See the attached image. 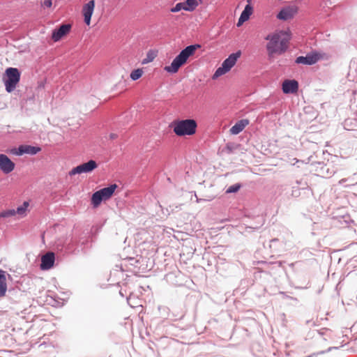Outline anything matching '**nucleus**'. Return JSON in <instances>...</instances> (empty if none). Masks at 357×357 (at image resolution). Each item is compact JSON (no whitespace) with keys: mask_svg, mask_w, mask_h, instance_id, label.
Masks as SVG:
<instances>
[{"mask_svg":"<svg viewBox=\"0 0 357 357\" xmlns=\"http://www.w3.org/2000/svg\"><path fill=\"white\" fill-rule=\"evenodd\" d=\"M265 48L268 58L284 53L289 47L290 35L287 31L276 30L265 36Z\"/></svg>","mask_w":357,"mask_h":357,"instance_id":"f257e3e1","label":"nucleus"},{"mask_svg":"<svg viewBox=\"0 0 357 357\" xmlns=\"http://www.w3.org/2000/svg\"><path fill=\"white\" fill-rule=\"evenodd\" d=\"M200 48L201 45L199 44L186 47L174 58L172 64L165 67V70L168 73H176L179 68L187 63L188 59L195 54L196 50Z\"/></svg>","mask_w":357,"mask_h":357,"instance_id":"f03ea898","label":"nucleus"},{"mask_svg":"<svg viewBox=\"0 0 357 357\" xmlns=\"http://www.w3.org/2000/svg\"><path fill=\"white\" fill-rule=\"evenodd\" d=\"M197 122L194 119L174 121L173 130L177 136L192 135L196 132Z\"/></svg>","mask_w":357,"mask_h":357,"instance_id":"7ed1b4c3","label":"nucleus"},{"mask_svg":"<svg viewBox=\"0 0 357 357\" xmlns=\"http://www.w3.org/2000/svg\"><path fill=\"white\" fill-rule=\"evenodd\" d=\"M117 188V184L114 183L107 188L98 190L93 193L91 196V204L93 207L96 208L100 206L101 202L110 199L113 196L114 191L116 190Z\"/></svg>","mask_w":357,"mask_h":357,"instance_id":"20e7f679","label":"nucleus"},{"mask_svg":"<svg viewBox=\"0 0 357 357\" xmlns=\"http://www.w3.org/2000/svg\"><path fill=\"white\" fill-rule=\"evenodd\" d=\"M5 75L7 76V79L3 81L5 89L10 93L15 91L16 86L20 81L21 74L16 68L10 67L6 69Z\"/></svg>","mask_w":357,"mask_h":357,"instance_id":"39448f33","label":"nucleus"},{"mask_svg":"<svg viewBox=\"0 0 357 357\" xmlns=\"http://www.w3.org/2000/svg\"><path fill=\"white\" fill-rule=\"evenodd\" d=\"M241 51L230 54L229 57L223 61L222 66L217 68L213 75V79H215L229 71L235 66L236 61L241 57Z\"/></svg>","mask_w":357,"mask_h":357,"instance_id":"423d86ee","label":"nucleus"},{"mask_svg":"<svg viewBox=\"0 0 357 357\" xmlns=\"http://www.w3.org/2000/svg\"><path fill=\"white\" fill-rule=\"evenodd\" d=\"M97 167V162L93 160H90L89 161L84 164H81L75 167H73L71 169V171L69 172V174L70 176H74L76 174H80L83 173H89L93 171Z\"/></svg>","mask_w":357,"mask_h":357,"instance_id":"0eeeda50","label":"nucleus"},{"mask_svg":"<svg viewBox=\"0 0 357 357\" xmlns=\"http://www.w3.org/2000/svg\"><path fill=\"white\" fill-rule=\"evenodd\" d=\"M323 58L324 54L321 53L311 52L307 54L305 56H298L296 60V63L305 65H312Z\"/></svg>","mask_w":357,"mask_h":357,"instance_id":"6e6552de","label":"nucleus"},{"mask_svg":"<svg viewBox=\"0 0 357 357\" xmlns=\"http://www.w3.org/2000/svg\"><path fill=\"white\" fill-rule=\"evenodd\" d=\"M15 163L5 154H0V169L4 174H9L14 171Z\"/></svg>","mask_w":357,"mask_h":357,"instance_id":"1a4fd4ad","label":"nucleus"},{"mask_svg":"<svg viewBox=\"0 0 357 357\" xmlns=\"http://www.w3.org/2000/svg\"><path fill=\"white\" fill-rule=\"evenodd\" d=\"M41 151L40 147L31 146L29 145H22L17 149H14L10 151V153L17 155H22L24 153H29L35 155Z\"/></svg>","mask_w":357,"mask_h":357,"instance_id":"9d476101","label":"nucleus"},{"mask_svg":"<svg viewBox=\"0 0 357 357\" xmlns=\"http://www.w3.org/2000/svg\"><path fill=\"white\" fill-rule=\"evenodd\" d=\"M95 1L91 0L86 4H84L82 8V15L84 16V21L86 25L91 24V17L94 10Z\"/></svg>","mask_w":357,"mask_h":357,"instance_id":"9b49d317","label":"nucleus"},{"mask_svg":"<svg viewBox=\"0 0 357 357\" xmlns=\"http://www.w3.org/2000/svg\"><path fill=\"white\" fill-rule=\"evenodd\" d=\"M71 25L70 24H64L59 26L58 29H54L52 33V40L58 42L64 36L70 33Z\"/></svg>","mask_w":357,"mask_h":357,"instance_id":"f8f14e48","label":"nucleus"},{"mask_svg":"<svg viewBox=\"0 0 357 357\" xmlns=\"http://www.w3.org/2000/svg\"><path fill=\"white\" fill-rule=\"evenodd\" d=\"M55 262V254L52 252H46L41 258V270H50Z\"/></svg>","mask_w":357,"mask_h":357,"instance_id":"ddd939ff","label":"nucleus"},{"mask_svg":"<svg viewBox=\"0 0 357 357\" xmlns=\"http://www.w3.org/2000/svg\"><path fill=\"white\" fill-rule=\"evenodd\" d=\"M249 120L248 119H242L241 121H238L235 123L234 126H232L229 129V132L231 135H238L240 132H241L245 127H247L249 125Z\"/></svg>","mask_w":357,"mask_h":357,"instance_id":"4468645a","label":"nucleus"},{"mask_svg":"<svg viewBox=\"0 0 357 357\" xmlns=\"http://www.w3.org/2000/svg\"><path fill=\"white\" fill-rule=\"evenodd\" d=\"M252 13V7L250 4L245 5L244 10L241 13V17H238L237 26H241L243 22L248 21Z\"/></svg>","mask_w":357,"mask_h":357,"instance_id":"2eb2a0df","label":"nucleus"},{"mask_svg":"<svg viewBox=\"0 0 357 357\" xmlns=\"http://www.w3.org/2000/svg\"><path fill=\"white\" fill-rule=\"evenodd\" d=\"M202 3V0H186L182 2L183 10L193 11Z\"/></svg>","mask_w":357,"mask_h":357,"instance_id":"dca6fc26","label":"nucleus"},{"mask_svg":"<svg viewBox=\"0 0 357 357\" xmlns=\"http://www.w3.org/2000/svg\"><path fill=\"white\" fill-rule=\"evenodd\" d=\"M8 286L6 285V279L5 273L3 270L0 269V298L6 295Z\"/></svg>","mask_w":357,"mask_h":357,"instance_id":"f3484780","label":"nucleus"},{"mask_svg":"<svg viewBox=\"0 0 357 357\" xmlns=\"http://www.w3.org/2000/svg\"><path fill=\"white\" fill-rule=\"evenodd\" d=\"M29 205V202H25L22 206H18L16 209H15V215H18L21 218L25 216L27 213V208Z\"/></svg>","mask_w":357,"mask_h":357,"instance_id":"a211bd4d","label":"nucleus"},{"mask_svg":"<svg viewBox=\"0 0 357 357\" xmlns=\"http://www.w3.org/2000/svg\"><path fill=\"white\" fill-rule=\"evenodd\" d=\"M290 17V8L287 7L279 11L277 18L280 20H287Z\"/></svg>","mask_w":357,"mask_h":357,"instance_id":"6ab92c4d","label":"nucleus"},{"mask_svg":"<svg viewBox=\"0 0 357 357\" xmlns=\"http://www.w3.org/2000/svg\"><path fill=\"white\" fill-rule=\"evenodd\" d=\"M156 56V53L154 51H149L146 54V58L142 61V64L149 63L154 60Z\"/></svg>","mask_w":357,"mask_h":357,"instance_id":"aec40b11","label":"nucleus"},{"mask_svg":"<svg viewBox=\"0 0 357 357\" xmlns=\"http://www.w3.org/2000/svg\"><path fill=\"white\" fill-rule=\"evenodd\" d=\"M15 215V208H10L3 211L0 213V219L1 218H8L12 216Z\"/></svg>","mask_w":357,"mask_h":357,"instance_id":"412c9836","label":"nucleus"},{"mask_svg":"<svg viewBox=\"0 0 357 357\" xmlns=\"http://www.w3.org/2000/svg\"><path fill=\"white\" fill-rule=\"evenodd\" d=\"M142 74L143 70L142 68L135 69L130 73V78L132 80H137L142 76Z\"/></svg>","mask_w":357,"mask_h":357,"instance_id":"4be33fe9","label":"nucleus"},{"mask_svg":"<svg viewBox=\"0 0 357 357\" xmlns=\"http://www.w3.org/2000/svg\"><path fill=\"white\" fill-rule=\"evenodd\" d=\"M241 184L240 183H236L233 185L229 186L227 190H226V193H234L238 192L241 189Z\"/></svg>","mask_w":357,"mask_h":357,"instance_id":"5701e85b","label":"nucleus"},{"mask_svg":"<svg viewBox=\"0 0 357 357\" xmlns=\"http://www.w3.org/2000/svg\"><path fill=\"white\" fill-rule=\"evenodd\" d=\"M282 91L284 93H290V79H287L284 81L282 84Z\"/></svg>","mask_w":357,"mask_h":357,"instance_id":"b1692460","label":"nucleus"},{"mask_svg":"<svg viewBox=\"0 0 357 357\" xmlns=\"http://www.w3.org/2000/svg\"><path fill=\"white\" fill-rule=\"evenodd\" d=\"M183 10V6L182 2L176 3L174 7L170 9V11L172 13H176L181 10Z\"/></svg>","mask_w":357,"mask_h":357,"instance_id":"393cba45","label":"nucleus"},{"mask_svg":"<svg viewBox=\"0 0 357 357\" xmlns=\"http://www.w3.org/2000/svg\"><path fill=\"white\" fill-rule=\"evenodd\" d=\"M52 5V0H43L41 3L42 7L44 8H50Z\"/></svg>","mask_w":357,"mask_h":357,"instance_id":"a878e982","label":"nucleus"},{"mask_svg":"<svg viewBox=\"0 0 357 357\" xmlns=\"http://www.w3.org/2000/svg\"><path fill=\"white\" fill-rule=\"evenodd\" d=\"M298 84L295 79H291V93H296L298 91Z\"/></svg>","mask_w":357,"mask_h":357,"instance_id":"bb28decb","label":"nucleus"},{"mask_svg":"<svg viewBox=\"0 0 357 357\" xmlns=\"http://www.w3.org/2000/svg\"><path fill=\"white\" fill-rule=\"evenodd\" d=\"M307 323H308L310 324L312 323V326H319L320 325V321L317 318L316 320H313V319L309 320L307 321Z\"/></svg>","mask_w":357,"mask_h":357,"instance_id":"cd10ccee","label":"nucleus"},{"mask_svg":"<svg viewBox=\"0 0 357 357\" xmlns=\"http://www.w3.org/2000/svg\"><path fill=\"white\" fill-rule=\"evenodd\" d=\"M298 12V7L296 6H292L291 5V16L294 14L297 13Z\"/></svg>","mask_w":357,"mask_h":357,"instance_id":"c85d7f7f","label":"nucleus"},{"mask_svg":"<svg viewBox=\"0 0 357 357\" xmlns=\"http://www.w3.org/2000/svg\"><path fill=\"white\" fill-rule=\"evenodd\" d=\"M110 138H111V139L116 138V134H111V135H110Z\"/></svg>","mask_w":357,"mask_h":357,"instance_id":"c756f323","label":"nucleus"}]
</instances>
